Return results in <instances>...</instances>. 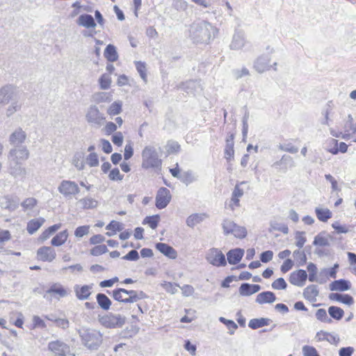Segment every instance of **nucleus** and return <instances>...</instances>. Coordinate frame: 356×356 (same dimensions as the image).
<instances>
[{
  "label": "nucleus",
  "mask_w": 356,
  "mask_h": 356,
  "mask_svg": "<svg viewBox=\"0 0 356 356\" xmlns=\"http://www.w3.org/2000/svg\"><path fill=\"white\" fill-rule=\"evenodd\" d=\"M217 32V29L211 24L202 20L195 22L190 26L189 37L194 43L207 44L211 37L216 36Z\"/></svg>",
  "instance_id": "nucleus-1"
},
{
  "label": "nucleus",
  "mask_w": 356,
  "mask_h": 356,
  "mask_svg": "<svg viewBox=\"0 0 356 356\" xmlns=\"http://www.w3.org/2000/svg\"><path fill=\"white\" fill-rule=\"evenodd\" d=\"M113 298L123 303H134L139 300L147 298V295L142 291L127 290L123 288H118L112 291Z\"/></svg>",
  "instance_id": "nucleus-2"
},
{
  "label": "nucleus",
  "mask_w": 356,
  "mask_h": 356,
  "mask_svg": "<svg viewBox=\"0 0 356 356\" xmlns=\"http://www.w3.org/2000/svg\"><path fill=\"white\" fill-rule=\"evenodd\" d=\"M142 167L145 169H161L162 161L159 158L156 149L152 146H146L142 152Z\"/></svg>",
  "instance_id": "nucleus-3"
},
{
  "label": "nucleus",
  "mask_w": 356,
  "mask_h": 356,
  "mask_svg": "<svg viewBox=\"0 0 356 356\" xmlns=\"http://www.w3.org/2000/svg\"><path fill=\"white\" fill-rule=\"evenodd\" d=\"M127 318L120 314L108 313L99 318V323L106 328H121L126 323Z\"/></svg>",
  "instance_id": "nucleus-4"
},
{
  "label": "nucleus",
  "mask_w": 356,
  "mask_h": 356,
  "mask_svg": "<svg viewBox=\"0 0 356 356\" xmlns=\"http://www.w3.org/2000/svg\"><path fill=\"white\" fill-rule=\"evenodd\" d=\"M83 345L90 350H97L102 342V335L96 330H85L80 334Z\"/></svg>",
  "instance_id": "nucleus-5"
},
{
  "label": "nucleus",
  "mask_w": 356,
  "mask_h": 356,
  "mask_svg": "<svg viewBox=\"0 0 356 356\" xmlns=\"http://www.w3.org/2000/svg\"><path fill=\"white\" fill-rule=\"evenodd\" d=\"M86 120L90 124L101 127L104 124L106 117L99 111L96 105H90L87 109Z\"/></svg>",
  "instance_id": "nucleus-6"
},
{
  "label": "nucleus",
  "mask_w": 356,
  "mask_h": 356,
  "mask_svg": "<svg viewBox=\"0 0 356 356\" xmlns=\"http://www.w3.org/2000/svg\"><path fill=\"white\" fill-rule=\"evenodd\" d=\"M58 191L66 198H72L80 192V188L75 181L70 180H63L58 187Z\"/></svg>",
  "instance_id": "nucleus-7"
},
{
  "label": "nucleus",
  "mask_w": 356,
  "mask_h": 356,
  "mask_svg": "<svg viewBox=\"0 0 356 356\" xmlns=\"http://www.w3.org/2000/svg\"><path fill=\"white\" fill-rule=\"evenodd\" d=\"M206 258L207 261L214 266H225L227 264L225 254L217 248L210 249Z\"/></svg>",
  "instance_id": "nucleus-8"
},
{
  "label": "nucleus",
  "mask_w": 356,
  "mask_h": 356,
  "mask_svg": "<svg viewBox=\"0 0 356 356\" xmlns=\"http://www.w3.org/2000/svg\"><path fill=\"white\" fill-rule=\"evenodd\" d=\"M172 195L170 191L165 187H161L156 195L155 206L159 209H165L170 202Z\"/></svg>",
  "instance_id": "nucleus-9"
},
{
  "label": "nucleus",
  "mask_w": 356,
  "mask_h": 356,
  "mask_svg": "<svg viewBox=\"0 0 356 356\" xmlns=\"http://www.w3.org/2000/svg\"><path fill=\"white\" fill-rule=\"evenodd\" d=\"M307 279V272L303 269H299L290 274L289 281L295 286H303Z\"/></svg>",
  "instance_id": "nucleus-10"
},
{
  "label": "nucleus",
  "mask_w": 356,
  "mask_h": 356,
  "mask_svg": "<svg viewBox=\"0 0 356 356\" xmlns=\"http://www.w3.org/2000/svg\"><path fill=\"white\" fill-rule=\"evenodd\" d=\"M48 348L55 354V356H66V353L69 350V346L58 340L49 342Z\"/></svg>",
  "instance_id": "nucleus-11"
},
{
  "label": "nucleus",
  "mask_w": 356,
  "mask_h": 356,
  "mask_svg": "<svg viewBox=\"0 0 356 356\" xmlns=\"http://www.w3.org/2000/svg\"><path fill=\"white\" fill-rule=\"evenodd\" d=\"M37 255L42 261L51 262L56 256V251L50 246H42L37 250Z\"/></svg>",
  "instance_id": "nucleus-12"
},
{
  "label": "nucleus",
  "mask_w": 356,
  "mask_h": 356,
  "mask_svg": "<svg viewBox=\"0 0 356 356\" xmlns=\"http://www.w3.org/2000/svg\"><path fill=\"white\" fill-rule=\"evenodd\" d=\"M29 156V152L25 147L12 149L9 152V157L14 161L20 162V161L26 160Z\"/></svg>",
  "instance_id": "nucleus-13"
},
{
  "label": "nucleus",
  "mask_w": 356,
  "mask_h": 356,
  "mask_svg": "<svg viewBox=\"0 0 356 356\" xmlns=\"http://www.w3.org/2000/svg\"><path fill=\"white\" fill-rule=\"evenodd\" d=\"M15 95V88L11 85H6L0 89V104H6L10 99H13Z\"/></svg>",
  "instance_id": "nucleus-14"
},
{
  "label": "nucleus",
  "mask_w": 356,
  "mask_h": 356,
  "mask_svg": "<svg viewBox=\"0 0 356 356\" xmlns=\"http://www.w3.org/2000/svg\"><path fill=\"white\" fill-rule=\"evenodd\" d=\"M92 284L83 285V286L76 284L74 286V291L76 297L80 300L88 299L92 293Z\"/></svg>",
  "instance_id": "nucleus-15"
},
{
  "label": "nucleus",
  "mask_w": 356,
  "mask_h": 356,
  "mask_svg": "<svg viewBox=\"0 0 356 356\" xmlns=\"http://www.w3.org/2000/svg\"><path fill=\"white\" fill-rule=\"evenodd\" d=\"M261 290V286L259 284H252L249 283H243L241 284L238 292L242 296H250L257 293Z\"/></svg>",
  "instance_id": "nucleus-16"
},
{
  "label": "nucleus",
  "mask_w": 356,
  "mask_h": 356,
  "mask_svg": "<svg viewBox=\"0 0 356 356\" xmlns=\"http://www.w3.org/2000/svg\"><path fill=\"white\" fill-rule=\"evenodd\" d=\"M244 254V250L237 248L230 250L227 253V261L229 264L235 265L240 262Z\"/></svg>",
  "instance_id": "nucleus-17"
},
{
  "label": "nucleus",
  "mask_w": 356,
  "mask_h": 356,
  "mask_svg": "<svg viewBox=\"0 0 356 356\" xmlns=\"http://www.w3.org/2000/svg\"><path fill=\"white\" fill-rule=\"evenodd\" d=\"M245 43L244 33L242 31H236L229 47L231 49L238 50L245 45Z\"/></svg>",
  "instance_id": "nucleus-18"
},
{
  "label": "nucleus",
  "mask_w": 356,
  "mask_h": 356,
  "mask_svg": "<svg viewBox=\"0 0 356 356\" xmlns=\"http://www.w3.org/2000/svg\"><path fill=\"white\" fill-rule=\"evenodd\" d=\"M155 247L157 250L170 259H175L177 257V251L167 243H157Z\"/></svg>",
  "instance_id": "nucleus-19"
},
{
  "label": "nucleus",
  "mask_w": 356,
  "mask_h": 356,
  "mask_svg": "<svg viewBox=\"0 0 356 356\" xmlns=\"http://www.w3.org/2000/svg\"><path fill=\"white\" fill-rule=\"evenodd\" d=\"M270 58L267 55L259 57L254 64V67L259 73H262L270 69Z\"/></svg>",
  "instance_id": "nucleus-20"
},
{
  "label": "nucleus",
  "mask_w": 356,
  "mask_h": 356,
  "mask_svg": "<svg viewBox=\"0 0 356 356\" xmlns=\"http://www.w3.org/2000/svg\"><path fill=\"white\" fill-rule=\"evenodd\" d=\"M276 300L275 294L269 291H263L259 293L256 298V302L260 305L265 303H273Z\"/></svg>",
  "instance_id": "nucleus-21"
},
{
  "label": "nucleus",
  "mask_w": 356,
  "mask_h": 356,
  "mask_svg": "<svg viewBox=\"0 0 356 356\" xmlns=\"http://www.w3.org/2000/svg\"><path fill=\"white\" fill-rule=\"evenodd\" d=\"M234 134H230L226 138V145L225 148V158L229 161L234 158Z\"/></svg>",
  "instance_id": "nucleus-22"
},
{
  "label": "nucleus",
  "mask_w": 356,
  "mask_h": 356,
  "mask_svg": "<svg viewBox=\"0 0 356 356\" xmlns=\"http://www.w3.org/2000/svg\"><path fill=\"white\" fill-rule=\"evenodd\" d=\"M350 282L344 279H339L332 282L330 284V289L331 291H346L350 289Z\"/></svg>",
  "instance_id": "nucleus-23"
},
{
  "label": "nucleus",
  "mask_w": 356,
  "mask_h": 356,
  "mask_svg": "<svg viewBox=\"0 0 356 356\" xmlns=\"http://www.w3.org/2000/svg\"><path fill=\"white\" fill-rule=\"evenodd\" d=\"M329 298L332 300H336L347 305H351L354 302L353 298L349 294L332 293L329 295Z\"/></svg>",
  "instance_id": "nucleus-24"
},
{
  "label": "nucleus",
  "mask_w": 356,
  "mask_h": 356,
  "mask_svg": "<svg viewBox=\"0 0 356 356\" xmlns=\"http://www.w3.org/2000/svg\"><path fill=\"white\" fill-rule=\"evenodd\" d=\"M77 24L87 29L95 28L97 26L93 17L89 14L81 15L77 19Z\"/></svg>",
  "instance_id": "nucleus-25"
},
{
  "label": "nucleus",
  "mask_w": 356,
  "mask_h": 356,
  "mask_svg": "<svg viewBox=\"0 0 356 356\" xmlns=\"http://www.w3.org/2000/svg\"><path fill=\"white\" fill-rule=\"evenodd\" d=\"M319 294L318 286L314 284L307 286L303 291V296L310 302L316 301V297Z\"/></svg>",
  "instance_id": "nucleus-26"
},
{
  "label": "nucleus",
  "mask_w": 356,
  "mask_h": 356,
  "mask_svg": "<svg viewBox=\"0 0 356 356\" xmlns=\"http://www.w3.org/2000/svg\"><path fill=\"white\" fill-rule=\"evenodd\" d=\"M26 137L25 132L21 128H19L10 136L9 141L10 144L17 145L22 143Z\"/></svg>",
  "instance_id": "nucleus-27"
},
{
  "label": "nucleus",
  "mask_w": 356,
  "mask_h": 356,
  "mask_svg": "<svg viewBox=\"0 0 356 356\" xmlns=\"http://www.w3.org/2000/svg\"><path fill=\"white\" fill-rule=\"evenodd\" d=\"M104 56L109 62H115L118 59V54L116 47L111 44H108L104 52Z\"/></svg>",
  "instance_id": "nucleus-28"
},
{
  "label": "nucleus",
  "mask_w": 356,
  "mask_h": 356,
  "mask_svg": "<svg viewBox=\"0 0 356 356\" xmlns=\"http://www.w3.org/2000/svg\"><path fill=\"white\" fill-rule=\"evenodd\" d=\"M316 337L318 338L319 341H327L332 344H337L339 341L337 334H332L322 330L317 332Z\"/></svg>",
  "instance_id": "nucleus-29"
},
{
  "label": "nucleus",
  "mask_w": 356,
  "mask_h": 356,
  "mask_svg": "<svg viewBox=\"0 0 356 356\" xmlns=\"http://www.w3.org/2000/svg\"><path fill=\"white\" fill-rule=\"evenodd\" d=\"M96 300L99 307L103 310L108 311L110 309L112 302L106 294L102 293H97Z\"/></svg>",
  "instance_id": "nucleus-30"
},
{
  "label": "nucleus",
  "mask_w": 356,
  "mask_h": 356,
  "mask_svg": "<svg viewBox=\"0 0 356 356\" xmlns=\"http://www.w3.org/2000/svg\"><path fill=\"white\" fill-rule=\"evenodd\" d=\"M244 184H246L245 181H241L239 184H237L232 192L231 201L236 207L239 206V198L242 197L244 193L243 189L240 186Z\"/></svg>",
  "instance_id": "nucleus-31"
},
{
  "label": "nucleus",
  "mask_w": 356,
  "mask_h": 356,
  "mask_svg": "<svg viewBox=\"0 0 356 356\" xmlns=\"http://www.w3.org/2000/svg\"><path fill=\"white\" fill-rule=\"evenodd\" d=\"M272 321L268 318H252L249 321L248 326L256 330L266 325H268Z\"/></svg>",
  "instance_id": "nucleus-32"
},
{
  "label": "nucleus",
  "mask_w": 356,
  "mask_h": 356,
  "mask_svg": "<svg viewBox=\"0 0 356 356\" xmlns=\"http://www.w3.org/2000/svg\"><path fill=\"white\" fill-rule=\"evenodd\" d=\"M44 219L42 218H35L31 220L27 223L26 229L27 232L30 234H34L35 232H37L40 227L42 225V224L44 222Z\"/></svg>",
  "instance_id": "nucleus-33"
},
{
  "label": "nucleus",
  "mask_w": 356,
  "mask_h": 356,
  "mask_svg": "<svg viewBox=\"0 0 356 356\" xmlns=\"http://www.w3.org/2000/svg\"><path fill=\"white\" fill-rule=\"evenodd\" d=\"M46 293L49 294H58L61 298L65 297L67 295V290L59 283L53 284Z\"/></svg>",
  "instance_id": "nucleus-34"
},
{
  "label": "nucleus",
  "mask_w": 356,
  "mask_h": 356,
  "mask_svg": "<svg viewBox=\"0 0 356 356\" xmlns=\"http://www.w3.org/2000/svg\"><path fill=\"white\" fill-rule=\"evenodd\" d=\"M68 237L67 230L60 232L51 241V244L54 246H60L67 241Z\"/></svg>",
  "instance_id": "nucleus-35"
},
{
  "label": "nucleus",
  "mask_w": 356,
  "mask_h": 356,
  "mask_svg": "<svg viewBox=\"0 0 356 356\" xmlns=\"http://www.w3.org/2000/svg\"><path fill=\"white\" fill-rule=\"evenodd\" d=\"M205 217V213H193L187 218L186 225L190 227H193L197 224L202 222Z\"/></svg>",
  "instance_id": "nucleus-36"
},
{
  "label": "nucleus",
  "mask_w": 356,
  "mask_h": 356,
  "mask_svg": "<svg viewBox=\"0 0 356 356\" xmlns=\"http://www.w3.org/2000/svg\"><path fill=\"white\" fill-rule=\"evenodd\" d=\"M315 213L317 218L323 222H327L332 216V212L328 209H323L320 207H316L315 209Z\"/></svg>",
  "instance_id": "nucleus-37"
},
{
  "label": "nucleus",
  "mask_w": 356,
  "mask_h": 356,
  "mask_svg": "<svg viewBox=\"0 0 356 356\" xmlns=\"http://www.w3.org/2000/svg\"><path fill=\"white\" fill-rule=\"evenodd\" d=\"M327 312L330 316V318H334L336 321L341 320L344 315V311L337 306L329 307Z\"/></svg>",
  "instance_id": "nucleus-38"
},
{
  "label": "nucleus",
  "mask_w": 356,
  "mask_h": 356,
  "mask_svg": "<svg viewBox=\"0 0 356 356\" xmlns=\"http://www.w3.org/2000/svg\"><path fill=\"white\" fill-rule=\"evenodd\" d=\"M79 204L81 205L83 209H92L96 208L98 205V202L92 197H84L79 201Z\"/></svg>",
  "instance_id": "nucleus-39"
},
{
  "label": "nucleus",
  "mask_w": 356,
  "mask_h": 356,
  "mask_svg": "<svg viewBox=\"0 0 356 356\" xmlns=\"http://www.w3.org/2000/svg\"><path fill=\"white\" fill-rule=\"evenodd\" d=\"M92 100L97 104L109 102L111 101V95L105 92H96L92 95Z\"/></svg>",
  "instance_id": "nucleus-40"
},
{
  "label": "nucleus",
  "mask_w": 356,
  "mask_h": 356,
  "mask_svg": "<svg viewBox=\"0 0 356 356\" xmlns=\"http://www.w3.org/2000/svg\"><path fill=\"white\" fill-rule=\"evenodd\" d=\"M238 225H236L234 221L225 219L223 220L222 223V227L223 229V233L225 235H228L229 234L234 233V230L237 227Z\"/></svg>",
  "instance_id": "nucleus-41"
},
{
  "label": "nucleus",
  "mask_w": 356,
  "mask_h": 356,
  "mask_svg": "<svg viewBox=\"0 0 356 356\" xmlns=\"http://www.w3.org/2000/svg\"><path fill=\"white\" fill-rule=\"evenodd\" d=\"M160 220V216L159 214L147 216L143 221V224H147L152 229L158 227Z\"/></svg>",
  "instance_id": "nucleus-42"
},
{
  "label": "nucleus",
  "mask_w": 356,
  "mask_h": 356,
  "mask_svg": "<svg viewBox=\"0 0 356 356\" xmlns=\"http://www.w3.org/2000/svg\"><path fill=\"white\" fill-rule=\"evenodd\" d=\"M6 201L1 203V207L3 209H7L8 211H15L18 208L19 206V202L9 198L8 197H5Z\"/></svg>",
  "instance_id": "nucleus-43"
},
{
  "label": "nucleus",
  "mask_w": 356,
  "mask_h": 356,
  "mask_svg": "<svg viewBox=\"0 0 356 356\" xmlns=\"http://www.w3.org/2000/svg\"><path fill=\"white\" fill-rule=\"evenodd\" d=\"M25 172V169L20 165L18 161H15V165L10 167V174L14 177L24 175Z\"/></svg>",
  "instance_id": "nucleus-44"
},
{
  "label": "nucleus",
  "mask_w": 356,
  "mask_h": 356,
  "mask_svg": "<svg viewBox=\"0 0 356 356\" xmlns=\"http://www.w3.org/2000/svg\"><path fill=\"white\" fill-rule=\"evenodd\" d=\"M122 104L120 101H115L111 104L107 110V113L110 115H116L122 112Z\"/></svg>",
  "instance_id": "nucleus-45"
},
{
  "label": "nucleus",
  "mask_w": 356,
  "mask_h": 356,
  "mask_svg": "<svg viewBox=\"0 0 356 356\" xmlns=\"http://www.w3.org/2000/svg\"><path fill=\"white\" fill-rule=\"evenodd\" d=\"M60 227V224H56L50 226L42 233L40 238L42 241L47 240L51 235L54 234Z\"/></svg>",
  "instance_id": "nucleus-46"
},
{
  "label": "nucleus",
  "mask_w": 356,
  "mask_h": 356,
  "mask_svg": "<svg viewBox=\"0 0 356 356\" xmlns=\"http://www.w3.org/2000/svg\"><path fill=\"white\" fill-rule=\"evenodd\" d=\"M99 83L101 89L107 90L111 86V78L108 74H103L99 79Z\"/></svg>",
  "instance_id": "nucleus-47"
},
{
  "label": "nucleus",
  "mask_w": 356,
  "mask_h": 356,
  "mask_svg": "<svg viewBox=\"0 0 356 356\" xmlns=\"http://www.w3.org/2000/svg\"><path fill=\"white\" fill-rule=\"evenodd\" d=\"M316 318L323 323H331L332 320L328 317L325 309H318L316 312Z\"/></svg>",
  "instance_id": "nucleus-48"
},
{
  "label": "nucleus",
  "mask_w": 356,
  "mask_h": 356,
  "mask_svg": "<svg viewBox=\"0 0 356 356\" xmlns=\"http://www.w3.org/2000/svg\"><path fill=\"white\" fill-rule=\"evenodd\" d=\"M307 268L309 272V276L307 275L309 281L312 282L317 281V280H316L317 267H316V264L310 262L307 265Z\"/></svg>",
  "instance_id": "nucleus-49"
},
{
  "label": "nucleus",
  "mask_w": 356,
  "mask_h": 356,
  "mask_svg": "<svg viewBox=\"0 0 356 356\" xmlns=\"http://www.w3.org/2000/svg\"><path fill=\"white\" fill-rule=\"evenodd\" d=\"M313 245L318 246H329L330 242L327 238L323 236L322 234L320 233L314 237Z\"/></svg>",
  "instance_id": "nucleus-50"
},
{
  "label": "nucleus",
  "mask_w": 356,
  "mask_h": 356,
  "mask_svg": "<svg viewBox=\"0 0 356 356\" xmlns=\"http://www.w3.org/2000/svg\"><path fill=\"white\" fill-rule=\"evenodd\" d=\"M37 202L38 201L36 199L33 197H29L21 203V206L24 211L31 210L37 204Z\"/></svg>",
  "instance_id": "nucleus-51"
},
{
  "label": "nucleus",
  "mask_w": 356,
  "mask_h": 356,
  "mask_svg": "<svg viewBox=\"0 0 356 356\" xmlns=\"http://www.w3.org/2000/svg\"><path fill=\"white\" fill-rule=\"evenodd\" d=\"M161 286L166 292L171 294L176 293L177 292V287H179V284L168 282H164Z\"/></svg>",
  "instance_id": "nucleus-52"
},
{
  "label": "nucleus",
  "mask_w": 356,
  "mask_h": 356,
  "mask_svg": "<svg viewBox=\"0 0 356 356\" xmlns=\"http://www.w3.org/2000/svg\"><path fill=\"white\" fill-rule=\"evenodd\" d=\"M275 290H284L287 287V284L284 278L280 277L275 280L271 284Z\"/></svg>",
  "instance_id": "nucleus-53"
},
{
  "label": "nucleus",
  "mask_w": 356,
  "mask_h": 356,
  "mask_svg": "<svg viewBox=\"0 0 356 356\" xmlns=\"http://www.w3.org/2000/svg\"><path fill=\"white\" fill-rule=\"evenodd\" d=\"M135 66L136 68L139 73L140 77L144 80L146 81V66L145 63L141 61H135Z\"/></svg>",
  "instance_id": "nucleus-54"
},
{
  "label": "nucleus",
  "mask_w": 356,
  "mask_h": 356,
  "mask_svg": "<svg viewBox=\"0 0 356 356\" xmlns=\"http://www.w3.org/2000/svg\"><path fill=\"white\" fill-rule=\"evenodd\" d=\"M108 251L106 245H98L90 250V254L93 256H99Z\"/></svg>",
  "instance_id": "nucleus-55"
},
{
  "label": "nucleus",
  "mask_w": 356,
  "mask_h": 356,
  "mask_svg": "<svg viewBox=\"0 0 356 356\" xmlns=\"http://www.w3.org/2000/svg\"><path fill=\"white\" fill-rule=\"evenodd\" d=\"M86 163L90 167H96L99 165L98 156L95 152H91L86 157Z\"/></svg>",
  "instance_id": "nucleus-56"
},
{
  "label": "nucleus",
  "mask_w": 356,
  "mask_h": 356,
  "mask_svg": "<svg viewBox=\"0 0 356 356\" xmlns=\"http://www.w3.org/2000/svg\"><path fill=\"white\" fill-rule=\"evenodd\" d=\"M305 234V233L304 232H296V245L299 248H302L307 241L306 237L304 236Z\"/></svg>",
  "instance_id": "nucleus-57"
},
{
  "label": "nucleus",
  "mask_w": 356,
  "mask_h": 356,
  "mask_svg": "<svg viewBox=\"0 0 356 356\" xmlns=\"http://www.w3.org/2000/svg\"><path fill=\"white\" fill-rule=\"evenodd\" d=\"M124 175H121L118 168H115L110 171L108 178L111 181H121L123 179Z\"/></svg>",
  "instance_id": "nucleus-58"
},
{
  "label": "nucleus",
  "mask_w": 356,
  "mask_h": 356,
  "mask_svg": "<svg viewBox=\"0 0 356 356\" xmlns=\"http://www.w3.org/2000/svg\"><path fill=\"white\" fill-rule=\"evenodd\" d=\"M107 230H112L114 232H121L123 229V225L121 222L112 220L106 227Z\"/></svg>",
  "instance_id": "nucleus-59"
},
{
  "label": "nucleus",
  "mask_w": 356,
  "mask_h": 356,
  "mask_svg": "<svg viewBox=\"0 0 356 356\" xmlns=\"http://www.w3.org/2000/svg\"><path fill=\"white\" fill-rule=\"evenodd\" d=\"M304 356H320L316 349L313 346H305L302 347Z\"/></svg>",
  "instance_id": "nucleus-60"
},
{
  "label": "nucleus",
  "mask_w": 356,
  "mask_h": 356,
  "mask_svg": "<svg viewBox=\"0 0 356 356\" xmlns=\"http://www.w3.org/2000/svg\"><path fill=\"white\" fill-rule=\"evenodd\" d=\"M89 229L90 226L88 225L79 226L76 228L74 235L79 238L83 237L89 233Z\"/></svg>",
  "instance_id": "nucleus-61"
},
{
  "label": "nucleus",
  "mask_w": 356,
  "mask_h": 356,
  "mask_svg": "<svg viewBox=\"0 0 356 356\" xmlns=\"http://www.w3.org/2000/svg\"><path fill=\"white\" fill-rule=\"evenodd\" d=\"M179 179L181 182L186 184V185L192 183L194 181V178L191 171H186L182 173Z\"/></svg>",
  "instance_id": "nucleus-62"
},
{
  "label": "nucleus",
  "mask_w": 356,
  "mask_h": 356,
  "mask_svg": "<svg viewBox=\"0 0 356 356\" xmlns=\"http://www.w3.org/2000/svg\"><path fill=\"white\" fill-rule=\"evenodd\" d=\"M247 230L245 227L238 225L234 230L233 235L238 238H244L247 236Z\"/></svg>",
  "instance_id": "nucleus-63"
},
{
  "label": "nucleus",
  "mask_w": 356,
  "mask_h": 356,
  "mask_svg": "<svg viewBox=\"0 0 356 356\" xmlns=\"http://www.w3.org/2000/svg\"><path fill=\"white\" fill-rule=\"evenodd\" d=\"M180 150V145L176 141H169L167 145V152L169 154L177 153Z\"/></svg>",
  "instance_id": "nucleus-64"
}]
</instances>
